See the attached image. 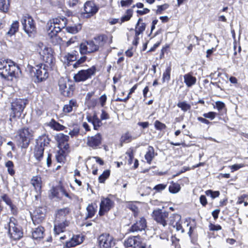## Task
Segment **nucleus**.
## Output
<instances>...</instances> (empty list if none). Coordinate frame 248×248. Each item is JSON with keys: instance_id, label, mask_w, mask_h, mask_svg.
<instances>
[{"instance_id": "7c9ffc66", "label": "nucleus", "mask_w": 248, "mask_h": 248, "mask_svg": "<svg viewBox=\"0 0 248 248\" xmlns=\"http://www.w3.org/2000/svg\"><path fill=\"white\" fill-rule=\"evenodd\" d=\"M142 19L141 18H139L138 22L136 25L135 29L136 36H138V35H139L140 33H142L145 30L146 24L144 23H140V21Z\"/></svg>"}, {"instance_id": "72a5a7b5", "label": "nucleus", "mask_w": 248, "mask_h": 248, "mask_svg": "<svg viewBox=\"0 0 248 248\" xmlns=\"http://www.w3.org/2000/svg\"><path fill=\"white\" fill-rule=\"evenodd\" d=\"M19 23L17 21H14L11 26L9 31L7 32V34L11 36L15 34L18 30Z\"/></svg>"}, {"instance_id": "a211bd4d", "label": "nucleus", "mask_w": 248, "mask_h": 248, "mask_svg": "<svg viewBox=\"0 0 248 248\" xmlns=\"http://www.w3.org/2000/svg\"><path fill=\"white\" fill-rule=\"evenodd\" d=\"M146 227V219L141 217L139 220H137L135 223L132 225L129 230L130 232H135L141 231L144 230Z\"/></svg>"}, {"instance_id": "dca6fc26", "label": "nucleus", "mask_w": 248, "mask_h": 248, "mask_svg": "<svg viewBox=\"0 0 248 248\" xmlns=\"http://www.w3.org/2000/svg\"><path fill=\"white\" fill-rule=\"evenodd\" d=\"M102 137L100 134L98 133L94 136L87 138V145L93 149H96L101 144Z\"/></svg>"}, {"instance_id": "412c9836", "label": "nucleus", "mask_w": 248, "mask_h": 248, "mask_svg": "<svg viewBox=\"0 0 248 248\" xmlns=\"http://www.w3.org/2000/svg\"><path fill=\"white\" fill-rule=\"evenodd\" d=\"M83 237L79 235L74 236L70 241L66 242V246L67 248L74 247L82 243Z\"/></svg>"}, {"instance_id": "f3484780", "label": "nucleus", "mask_w": 248, "mask_h": 248, "mask_svg": "<svg viewBox=\"0 0 248 248\" xmlns=\"http://www.w3.org/2000/svg\"><path fill=\"white\" fill-rule=\"evenodd\" d=\"M45 217V209L43 207L36 208L33 212L32 220L34 223L36 222L39 223L44 219Z\"/></svg>"}, {"instance_id": "338daca9", "label": "nucleus", "mask_w": 248, "mask_h": 248, "mask_svg": "<svg viewBox=\"0 0 248 248\" xmlns=\"http://www.w3.org/2000/svg\"><path fill=\"white\" fill-rule=\"evenodd\" d=\"M132 1L133 0H122L121 1V6L123 7L126 6L130 5L132 3Z\"/></svg>"}, {"instance_id": "4468645a", "label": "nucleus", "mask_w": 248, "mask_h": 248, "mask_svg": "<svg viewBox=\"0 0 248 248\" xmlns=\"http://www.w3.org/2000/svg\"><path fill=\"white\" fill-rule=\"evenodd\" d=\"M113 202L108 198H101L99 211V215L100 216L104 215L113 207Z\"/></svg>"}, {"instance_id": "603ef678", "label": "nucleus", "mask_w": 248, "mask_h": 248, "mask_svg": "<svg viewBox=\"0 0 248 248\" xmlns=\"http://www.w3.org/2000/svg\"><path fill=\"white\" fill-rule=\"evenodd\" d=\"M167 187V185L166 184H159L156 185L154 188L153 189L155 190L157 192H160L162 190L165 189Z\"/></svg>"}, {"instance_id": "de8ad7c7", "label": "nucleus", "mask_w": 248, "mask_h": 248, "mask_svg": "<svg viewBox=\"0 0 248 248\" xmlns=\"http://www.w3.org/2000/svg\"><path fill=\"white\" fill-rule=\"evenodd\" d=\"M205 194L207 196H210L212 198H215L219 196V192L218 191H213L211 190H208L205 191Z\"/></svg>"}, {"instance_id": "37998d69", "label": "nucleus", "mask_w": 248, "mask_h": 248, "mask_svg": "<svg viewBox=\"0 0 248 248\" xmlns=\"http://www.w3.org/2000/svg\"><path fill=\"white\" fill-rule=\"evenodd\" d=\"M216 107L220 112L226 111V108L225 104L221 101H217L215 102Z\"/></svg>"}, {"instance_id": "0eeeda50", "label": "nucleus", "mask_w": 248, "mask_h": 248, "mask_svg": "<svg viewBox=\"0 0 248 248\" xmlns=\"http://www.w3.org/2000/svg\"><path fill=\"white\" fill-rule=\"evenodd\" d=\"M37 51L40 55L41 58L47 64V66H51L53 62V56L52 50L50 47L44 46L41 42L38 44Z\"/></svg>"}, {"instance_id": "09e8293b", "label": "nucleus", "mask_w": 248, "mask_h": 248, "mask_svg": "<svg viewBox=\"0 0 248 248\" xmlns=\"http://www.w3.org/2000/svg\"><path fill=\"white\" fill-rule=\"evenodd\" d=\"M128 208L132 211L134 213V216L138 215L139 210L138 207L133 203H129L127 205Z\"/></svg>"}, {"instance_id": "5701e85b", "label": "nucleus", "mask_w": 248, "mask_h": 248, "mask_svg": "<svg viewBox=\"0 0 248 248\" xmlns=\"http://www.w3.org/2000/svg\"><path fill=\"white\" fill-rule=\"evenodd\" d=\"M44 228L39 226L32 232V237L34 239H40L44 237Z\"/></svg>"}, {"instance_id": "f257e3e1", "label": "nucleus", "mask_w": 248, "mask_h": 248, "mask_svg": "<svg viewBox=\"0 0 248 248\" xmlns=\"http://www.w3.org/2000/svg\"><path fill=\"white\" fill-rule=\"evenodd\" d=\"M70 213V209L67 207L56 211L54 231L56 234L63 232L65 228L69 225V221L67 218Z\"/></svg>"}, {"instance_id": "49530a36", "label": "nucleus", "mask_w": 248, "mask_h": 248, "mask_svg": "<svg viewBox=\"0 0 248 248\" xmlns=\"http://www.w3.org/2000/svg\"><path fill=\"white\" fill-rule=\"evenodd\" d=\"M110 172L109 170H106L105 171L103 174H102L99 177V181L100 183H103L107 178L109 176Z\"/></svg>"}, {"instance_id": "4c0bfd02", "label": "nucleus", "mask_w": 248, "mask_h": 248, "mask_svg": "<svg viewBox=\"0 0 248 248\" xmlns=\"http://www.w3.org/2000/svg\"><path fill=\"white\" fill-rule=\"evenodd\" d=\"M181 189L179 184L172 183L169 186V191L171 193H176L178 192Z\"/></svg>"}, {"instance_id": "c85d7f7f", "label": "nucleus", "mask_w": 248, "mask_h": 248, "mask_svg": "<svg viewBox=\"0 0 248 248\" xmlns=\"http://www.w3.org/2000/svg\"><path fill=\"white\" fill-rule=\"evenodd\" d=\"M78 107L77 102L76 100L72 99L69 101V104L64 106L63 111L64 113H69L73 110V108Z\"/></svg>"}, {"instance_id": "bf43d9fd", "label": "nucleus", "mask_w": 248, "mask_h": 248, "mask_svg": "<svg viewBox=\"0 0 248 248\" xmlns=\"http://www.w3.org/2000/svg\"><path fill=\"white\" fill-rule=\"evenodd\" d=\"M1 199L9 206L10 205H11V204L12 203L11 199L6 194H4L2 196H1Z\"/></svg>"}, {"instance_id": "f03ea898", "label": "nucleus", "mask_w": 248, "mask_h": 248, "mask_svg": "<svg viewBox=\"0 0 248 248\" xmlns=\"http://www.w3.org/2000/svg\"><path fill=\"white\" fill-rule=\"evenodd\" d=\"M19 69L11 61H0V75L5 78H16Z\"/></svg>"}, {"instance_id": "0e129e2a", "label": "nucleus", "mask_w": 248, "mask_h": 248, "mask_svg": "<svg viewBox=\"0 0 248 248\" xmlns=\"http://www.w3.org/2000/svg\"><path fill=\"white\" fill-rule=\"evenodd\" d=\"M107 101V96L105 94L101 95L99 98V102L102 107H104Z\"/></svg>"}, {"instance_id": "ea45409f", "label": "nucleus", "mask_w": 248, "mask_h": 248, "mask_svg": "<svg viewBox=\"0 0 248 248\" xmlns=\"http://www.w3.org/2000/svg\"><path fill=\"white\" fill-rule=\"evenodd\" d=\"M133 11L131 9H128L125 13V15L122 17L121 18L120 24L125 21H128L132 16Z\"/></svg>"}, {"instance_id": "680f3d73", "label": "nucleus", "mask_w": 248, "mask_h": 248, "mask_svg": "<svg viewBox=\"0 0 248 248\" xmlns=\"http://www.w3.org/2000/svg\"><path fill=\"white\" fill-rule=\"evenodd\" d=\"M79 132V128L78 127L74 128L72 130L70 131L69 134L72 137H75L78 135Z\"/></svg>"}, {"instance_id": "39448f33", "label": "nucleus", "mask_w": 248, "mask_h": 248, "mask_svg": "<svg viewBox=\"0 0 248 248\" xmlns=\"http://www.w3.org/2000/svg\"><path fill=\"white\" fill-rule=\"evenodd\" d=\"M46 65L40 63L35 66H32L30 64L27 66V70H29L31 74H34V76L36 77L37 82H41L46 79L48 77V73L46 67Z\"/></svg>"}, {"instance_id": "9d476101", "label": "nucleus", "mask_w": 248, "mask_h": 248, "mask_svg": "<svg viewBox=\"0 0 248 248\" xmlns=\"http://www.w3.org/2000/svg\"><path fill=\"white\" fill-rule=\"evenodd\" d=\"M169 213L162 210L157 209L153 212L152 217L155 220L159 225L165 227L169 222Z\"/></svg>"}, {"instance_id": "423d86ee", "label": "nucleus", "mask_w": 248, "mask_h": 248, "mask_svg": "<svg viewBox=\"0 0 248 248\" xmlns=\"http://www.w3.org/2000/svg\"><path fill=\"white\" fill-rule=\"evenodd\" d=\"M27 104L26 100L16 99L11 103L12 112L10 115V120L13 118H20Z\"/></svg>"}, {"instance_id": "774afa93", "label": "nucleus", "mask_w": 248, "mask_h": 248, "mask_svg": "<svg viewBox=\"0 0 248 248\" xmlns=\"http://www.w3.org/2000/svg\"><path fill=\"white\" fill-rule=\"evenodd\" d=\"M100 117L102 120H107L109 118V115L105 111L102 110Z\"/></svg>"}, {"instance_id": "58836bf2", "label": "nucleus", "mask_w": 248, "mask_h": 248, "mask_svg": "<svg viewBox=\"0 0 248 248\" xmlns=\"http://www.w3.org/2000/svg\"><path fill=\"white\" fill-rule=\"evenodd\" d=\"M5 166L7 168L8 173L11 175H13L15 173V171L14 169V165L12 161L9 160L5 163Z\"/></svg>"}, {"instance_id": "052dcab7", "label": "nucleus", "mask_w": 248, "mask_h": 248, "mask_svg": "<svg viewBox=\"0 0 248 248\" xmlns=\"http://www.w3.org/2000/svg\"><path fill=\"white\" fill-rule=\"evenodd\" d=\"M244 167L243 164H234L230 167L231 169L232 170V172H233L235 170H239V169Z\"/></svg>"}, {"instance_id": "8fccbe9b", "label": "nucleus", "mask_w": 248, "mask_h": 248, "mask_svg": "<svg viewBox=\"0 0 248 248\" xmlns=\"http://www.w3.org/2000/svg\"><path fill=\"white\" fill-rule=\"evenodd\" d=\"M155 126L157 130H161L166 128V126L165 124L161 123L158 120H156L155 122Z\"/></svg>"}, {"instance_id": "cd10ccee", "label": "nucleus", "mask_w": 248, "mask_h": 248, "mask_svg": "<svg viewBox=\"0 0 248 248\" xmlns=\"http://www.w3.org/2000/svg\"><path fill=\"white\" fill-rule=\"evenodd\" d=\"M47 125L49 126L51 128L56 131H62L64 130L65 128V126L60 124L54 119H52L49 123H47Z\"/></svg>"}, {"instance_id": "2eb2a0df", "label": "nucleus", "mask_w": 248, "mask_h": 248, "mask_svg": "<svg viewBox=\"0 0 248 248\" xmlns=\"http://www.w3.org/2000/svg\"><path fill=\"white\" fill-rule=\"evenodd\" d=\"M108 40V37L105 34H101L94 37L92 40L95 45L96 51H99L100 49L107 43Z\"/></svg>"}, {"instance_id": "3c124183", "label": "nucleus", "mask_w": 248, "mask_h": 248, "mask_svg": "<svg viewBox=\"0 0 248 248\" xmlns=\"http://www.w3.org/2000/svg\"><path fill=\"white\" fill-rule=\"evenodd\" d=\"M169 7V5L168 4H164L162 5H159L157 6V9L156 11V13L157 14H161L163 11L167 9Z\"/></svg>"}, {"instance_id": "864d4df0", "label": "nucleus", "mask_w": 248, "mask_h": 248, "mask_svg": "<svg viewBox=\"0 0 248 248\" xmlns=\"http://www.w3.org/2000/svg\"><path fill=\"white\" fill-rule=\"evenodd\" d=\"M217 113L215 112L211 111L208 113H204L203 116L205 118L213 120L216 116Z\"/></svg>"}, {"instance_id": "20e7f679", "label": "nucleus", "mask_w": 248, "mask_h": 248, "mask_svg": "<svg viewBox=\"0 0 248 248\" xmlns=\"http://www.w3.org/2000/svg\"><path fill=\"white\" fill-rule=\"evenodd\" d=\"M33 132L27 127H24L18 130L17 137H18V143L22 148H27L33 139Z\"/></svg>"}, {"instance_id": "393cba45", "label": "nucleus", "mask_w": 248, "mask_h": 248, "mask_svg": "<svg viewBox=\"0 0 248 248\" xmlns=\"http://www.w3.org/2000/svg\"><path fill=\"white\" fill-rule=\"evenodd\" d=\"M155 155L154 148L152 146H149L147 152L145 155V159L149 164L151 163Z\"/></svg>"}, {"instance_id": "13d9d810", "label": "nucleus", "mask_w": 248, "mask_h": 248, "mask_svg": "<svg viewBox=\"0 0 248 248\" xmlns=\"http://www.w3.org/2000/svg\"><path fill=\"white\" fill-rule=\"evenodd\" d=\"M172 226L173 228H176V229L177 231H179L181 232H184V230L182 226L181 221L177 222L176 225H173Z\"/></svg>"}, {"instance_id": "1a4fd4ad", "label": "nucleus", "mask_w": 248, "mask_h": 248, "mask_svg": "<svg viewBox=\"0 0 248 248\" xmlns=\"http://www.w3.org/2000/svg\"><path fill=\"white\" fill-rule=\"evenodd\" d=\"M96 69L95 66H92L86 70L79 71L73 77L75 82H79L91 78L96 73Z\"/></svg>"}, {"instance_id": "f8f14e48", "label": "nucleus", "mask_w": 248, "mask_h": 248, "mask_svg": "<svg viewBox=\"0 0 248 248\" xmlns=\"http://www.w3.org/2000/svg\"><path fill=\"white\" fill-rule=\"evenodd\" d=\"M98 8L91 1H87L84 6V12L82 14L83 17L89 18L94 15L98 11Z\"/></svg>"}, {"instance_id": "6e6d98bb", "label": "nucleus", "mask_w": 248, "mask_h": 248, "mask_svg": "<svg viewBox=\"0 0 248 248\" xmlns=\"http://www.w3.org/2000/svg\"><path fill=\"white\" fill-rule=\"evenodd\" d=\"M64 58L67 60V62H72L76 59V57L74 54L67 53L65 55Z\"/></svg>"}, {"instance_id": "4be33fe9", "label": "nucleus", "mask_w": 248, "mask_h": 248, "mask_svg": "<svg viewBox=\"0 0 248 248\" xmlns=\"http://www.w3.org/2000/svg\"><path fill=\"white\" fill-rule=\"evenodd\" d=\"M184 82L187 87H191L195 85L197 79L195 77H193L191 73H189L184 76Z\"/></svg>"}, {"instance_id": "a19ab883", "label": "nucleus", "mask_w": 248, "mask_h": 248, "mask_svg": "<svg viewBox=\"0 0 248 248\" xmlns=\"http://www.w3.org/2000/svg\"><path fill=\"white\" fill-rule=\"evenodd\" d=\"M93 124V128L95 130H98V128L102 124L101 121L98 118L96 114H94Z\"/></svg>"}, {"instance_id": "5fc2aeb1", "label": "nucleus", "mask_w": 248, "mask_h": 248, "mask_svg": "<svg viewBox=\"0 0 248 248\" xmlns=\"http://www.w3.org/2000/svg\"><path fill=\"white\" fill-rule=\"evenodd\" d=\"M86 60V57H82L80 59L78 60L74 64L73 67L77 68L81 63L84 62Z\"/></svg>"}, {"instance_id": "f704fd0d", "label": "nucleus", "mask_w": 248, "mask_h": 248, "mask_svg": "<svg viewBox=\"0 0 248 248\" xmlns=\"http://www.w3.org/2000/svg\"><path fill=\"white\" fill-rule=\"evenodd\" d=\"M81 29L80 25H77L74 26H68L66 28V30L67 32L75 34L78 32Z\"/></svg>"}, {"instance_id": "aec40b11", "label": "nucleus", "mask_w": 248, "mask_h": 248, "mask_svg": "<svg viewBox=\"0 0 248 248\" xmlns=\"http://www.w3.org/2000/svg\"><path fill=\"white\" fill-rule=\"evenodd\" d=\"M31 183L34 187L36 192H40L42 188V179L39 175H36L32 177L31 180Z\"/></svg>"}, {"instance_id": "a878e982", "label": "nucleus", "mask_w": 248, "mask_h": 248, "mask_svg": "<svg viewBox=\"0 0 248 248\" xmlns=\"http://www.w3.org/2000/svg\"><path fill=\"white\" fill-rule=\"evenodd\" d=\"M49 21L53 24H55L57 27H60L61 30L66 26V19L65 18H56L50 19Z\"/></svg>"}, {"instance_id": "6e6552de", "label": "nucleus", "mask_w": 248, "mask_h": 248, "mask_svg": "<svg viewBox=\"0 0 248 248\" xmlns=\"http://www.w3.org/2000/svg\"><path fill=\"white\" fill-rule=\"evenodd\" d=\"M100 248H119V244L108 233H103L98 238Z\"/></svg>"}, {"instance_id": "9b49d317", "label": "nucleus", "mask_w": 248, "mask_h": 248, "mask_svg": "<svg viewBox=\"0 0 248 248\" xmlns=\"http://www.w3.org/2000/svg\"><path fill=\"white\" fill-rule=\"evenodd\" d=\"M21 23L24 31L29 36H31L35 33L36 29L34 21L31 17L24 16L21 20Z\"/></svg>"}, {"instance_id": "79ce46f5", "label": "nucleus", "mask_w": 248, "mask_h": 248, "mask_svg": "<svg viewBox=\"0 0 248 248\" xmlns=\"http://www.w3.org/2000/svg\"><path fill=\"white\" fill-rule=\"evenodd\" d=\"M171 67L168 66L163 74L162 80L163 82L169 81L170 78Z\"/></svg>"}, {"instance_id": "bb28decb", "label": "nucleus", "mask_w": 248, "mask_h": 248, "mask_svg": "<svg viewBox=\"0 0 248 248\" xmlns=\"http://www.w3.org/2000/svg\"><path fill=\"white\" fill-rule=\"evenodd\" d=\"M55 139L58 143L59 146L63 145V144L67 142L69 140V137L67 135H65L62 133H59L55 136Z\"/></svg>"}, {"instance_id": "c9c22d12", "label": "nucleus", "mask_w": 248, "mask_h": 248, "mask_svg": "<svg viewBox=\"0 0 248 248\" xmlns=\"http://www.w3.org/2000/svg\"><path fill=\"white\" fill-rule=\"evenodd\" d=\"M10 6L9 0H0V10L6 12L9 9Z\"/></svg>"}, {"instance_id": "2f4dec72", "label": "nucleus", "mask_w": 248, "mask_h": 248, "mask_svg": "<svg viewBox=\"0 0 248 248\" xmlns=\"http://www.w3.org/2000/svg\"><path fill=\"white\" fill-rule=\"evenodd\" d=\"M44 148L42 146V143L40 145H37L35 147L34 156L38 160H40L42 158Z\"/></svg>"}, {"instance_id": "b1692460", "label": "nucleus", "mask_w": 248, "mask_h": 248, "mask_svg": "<svg viewBox=\"0 0 248 248\" xmlns=\"http://www.w3.org/2000/svg\"><path fill=\"white\" fill-rule=\"evenodd\" d=\"M54 195L55 197L59 199H62L63 196H65L69 199H71V196L62 187H60L54 189Z\"/></svg>"}, {"instance_id": "ddd939ff", "label": "nucleus", "mask_w": 248, "mask_h": 248, "mask_svg": "<svg viewBox=\"0 0 248 248\" xmlns=\"http://www.w3.org/2000/svg\"><path fill=\"white\" fill-rule=\"evenodd\" d=\"M95 45L92 40L85 41L80 45L79 51L81 54H88L96 52Z\"/></svg>"}, {"instance_id": "c756f323", "label": "nucleus", "mask_w": 248, "mask_h": 248, "mask_svg": "<svg viewBox=\"0 0 248 248\" xmlns=\"http://www.w3.org/2000/svg\"><path fill=\"white\" fill-rule=\"evenodd\" d=\"M97 206L95 203H91V204H89L86 208L88 212L87 218H91L94 216L97 211Z\"/></svg>"}, {"instance_id": "473e14b6", "label": "nucleus", "mask_w": 248, "mask_h": 248, "mask_svg": "<svg viewBox=\"0 0 248 248\" xmlns=\"http://www.w3.org/2000/svg\"><path fill=\"white\" fill-rule=\"evenodd\" d=\"M181 217L177 214H173L170 217H169V224L172 226L176 225L177 223L181 221Z\"/></svg>"}, {"instance_id": "c03bdc74", "label": "nucleus", "mask_w": 248, "mask_h": 248, "mask_svg": "<svg viewBox=\"0 0 248 248\" xmlns=\"http://www.w3.org/2000/svg\"><path fill=\"white\" fill-rule=\"evenodd\" d=\"M59 86L60 90L64 94L65 89L67 88L66 81L63 78H61L59 80Z\"/></svg>"}, {"instance_id": "6ab92c4d", "label": "nucleus", "mask_w": 248, "mask_h": 248, "mask_svg": "<svg viewBox=\"0 0 248 248\" xmlns=\"http://www.w3.org/2000/svg\"><path fill=\"white\" fill-rule=\"evenodd\" d=\"M46 30L48 36L51 38L55 36L61 31L60 27H57L49 20L47 23Z\"/></svg>"}, {"instance_id": "a18cd8bd", "label": "nucleus", "mask_w": 248, "mask_h": 248, "mask_svg": "<svg viewBox=\"0 0 248 248\" xmlns=\"http://www.w3.org/2000/svg\"><path fill=\"white\" fill-rule=\"evenodd\" d=\"M132 140V137L129 132H126L122 135L121 141L122 142L128 143Z\"/></svg>"}, {"instance_id": "4d7b16f0", "label": "nucleus", "mask_w": 248, "mask_h": 248, "mask_svg": "<svg viewBox=\"0 0 248 248\" xmlns=\"http://www.w3.org/2000/svg\"><path fill=\"white\" fill-rule=\"evenodd\" d=\"M126 154L128 155L129 158L128 159V163L129 165H131L132 160L134 158V155L132 151H128L126 152Z\"/></svg>"}, {"instance_id": "e2e57ef3", "label": "nucleus", "mask_w": 248, "mask_h": 248, "mask_svg": "<svg viewBox=\"0 0 248 248\" xmlns=\"http://www.w3.org/2000/svg\"><path fill=\"white\" fill-rule=\"evenodd\" d=\"M209 229L211 231H218L221 229V227L219 225H214L210 224L209 226Z\"/></svg>"}, {"instance_id": "e433bc0d", "label": "nucleus", "mask_w": 248, "mask_h": 248, "mask_svg": "<svg viewBox=\"0 0 248 248\" xmlns=\"http://www.w3.org/2000/svg\"><path fill=\"white\" fill-rule=\"evenodd\" d=\"M177 106L185 112L191 109V105L185 101L179 102Z\"/></svg>"}, {"instance_id": "7ed1b4c3", "label": "nucleus", "mask_w": 248, "mask_h": 248, "mask_svg": "<svg viewBox=\"0 0 248 248\" xmlns=\"http://www.w3.org/2000/svg\"><path fill=\"white\" fill-rule=\"evenodd\" d=\"M8 235L14 240H18L23 236L21 227L19 225L17 220L14 217L10 218L8 224Z\"/></svg>"}, {"instance_id": "69168bd1", "label": "nucleus", "mask_w": 248, "mask_h": 248, "mask_svg": "<svg viewBox=\"0 0 248 248\" xmlns=\"http://www.w3.org/2000/svg\"><path fill=\"white\" fill-rule=\"evenodd\" d=\"M93 94H94V92H90V93H87V94L86 96V98H85L86 104L88 103L89 102H90V101H91V100L93 99L92 98L93 96Z\"/></svg>"}]
</instances>
